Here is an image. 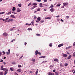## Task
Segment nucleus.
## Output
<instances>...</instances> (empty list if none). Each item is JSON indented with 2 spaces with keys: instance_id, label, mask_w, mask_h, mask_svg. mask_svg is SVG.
<instances>
[{
  "instance_id": "60",
  "label": "nucleus",
  "mask_w": 75,
  "mask_h": 75,
  "mask_svg": "<svg viewBox=\"0 0 75 75\" xmlns=\"http://www.w3.org/2000/svg\"><path fill=\"white\" fill-rule=\"evenodd\" d=\"M2 55V54L1 53V52H0V56H1Z\"/></svg>"
},
{
  "instance_id": "21",
  "label": "nucleus",
  "mask_w": 75,
  "mask_h": 75,
  "mask_svg": "<svg viewBox=\"0 0 75 75\" xmlns=\"http://www.w3.org/2000/svg\"><path fill=\"white\" fill-rule=\"evenodd\" d=\"M39 5L40 7H42V3L40 4Z\"/></svg>"
},
{
  "instance_id": "29",
  "label": "nucleus",
  "mask_w": 75,
  "mask_h": 75,
  "mask_svg": "<svg viewBox=\"0 0 75 75\" xmlns=\"http://www.w3.org/2000/svg\"><path fill=\"white\" fill-rule=\"evenodd\" d=\"M51 43H50L49 44V46L50 47H51L52 46V45L51 44Z\"/></svg>"
},
{
  "instance_id": "59",
  "label": "nucleus",
  "mask_w": 75,
  "mask_h": 75,
  "mask_svg": "<svg viewBox=\"0 0 75 75\" xmlns=\"http://www.w3.org/2000/svg\"><path fill=\"white\" fill-rule=\"evenodd\" d=\"M31 23H32V24L33 23H34V20L32 21L31 22Z\"/></svg>"
},
{
  "instance_id": "2",
  "label": "nucleus",
  "mask_w": 75,
  "mask_h": 75,
  "mask_svg": "<svg viewBox=\"0 0 75 75\" xmlns=\"http://www.w3.org/2000/svg\"><path fill=\"white\" fill-rule=\"evenodd\" d=\"M8 52H6L7 55H9L10 54V49H8Z\"/></svg>"
},
{
  "instance_id": "5",
  "label": "nucleus",
  "mask_w": 75,
  "mask_h": 75,
  "mask_svg": "<svg viewBox=\"0 0 75 75\" xmlns=\"http://www.w3.org/2000/svg\"><path fill=\"white\" fill-rule=\"evenodd\" d=\"M63 45H64V44L62 43L58 45V47H62V46H63Z\"/></svg>"
},
{
  "instance_id": "46",
  "label": "nucleus",
  "mask_w": 75,
  "mask_h": 75,
  "mask_svg": "<svg viewBox=\"0 0 75 75\" xmlns=\"http://www.w3.org/2000/svg\"><path fill=\"white\" fill-rule=\"evenodd\" d=\"M68 63H65L64 64V65L66 67H67V66H68Z\"/></svg>"
},
{
  "instance_id": "13",
  "label": "nucleus",
  "mask_w": 75,
  "mask_h": 75,
  "mask_svg": "<svg viewBox=\"0 0 75 75\" xmlns=\"http://www.w3.org/2000/svg\"><path fill=\"white\" fill-rule=\"evenodd\" d=\"M10 16L11 17L13 18H16V17L13 15H11Z\"/></svg>"
},
{
  "instance_id": "4",
  "label": "nucleus",
  "mask_w": 75,
  "mask_h": 75,
  "mask_svg": "<svg viewBox=\"0 0 75 75\" xmlns=\"http://www.w3.org/2000/svg\"><path fill=\"white\" fill-rule=\"evenodd\" d=\"M3 36H7L8 34L6 33L5 32L3 34Z\"/></svg>"
},
{
  "instance_id": "32",
  "label": "nucleus",
  "mask_w": 75,
  "mask_h": 75,
  "mask_svg": "<svg viewBox=\"0 0 75 75\" xmlns=\"http://www.w3.org/2000/svg\"><path fill=\"white\" fill-rule=\"evenodd\" d=\"M21 5H22L21 4H19L18 5V6H19V7H21Z\"/></svg>"
},
{
  "instance_id": "3",
  "label": "nucleus",
  "mask_w": 75,
  "mask_h": 75,
  "mask_svg": "<svg viewBox=\"0 0 75 75\" xmlns=\"http://www.w3.org/2000/svg\"><path fill=\"white\" fill-rule=\"evenodd\" d=\"M15 28H16V27H13L12 28H11V29L10 30V31H13L14 30H16V29H15Z\"/></svg>"
},
{
  "instance_id": "34",
  "label": "nucleus",
  "mask_w": 75,
  "mask_h": 75,
  "mask_svg": "<svg viewBox=\"0 0 75 75\" xmlns=\"http://www.w3.org/2000/svg\"><path fill=\"white\" fill-rule=\"evenodd\" d=\"M5 12H0V14L1 15V14H4L5 13Z\"/></svg>"
},
{
  "instance_id": "17",
  "label": "nucleus",
  "mask_w": 75,
  "mask_h": 75,
  "mask_svg": "<svg viewBox=\"0 0 75 75\" xmlns=\"http://www.w3.org/2000/svg\"><path fill=\"white\" fill-rule=\"evenodd\" d=\"M72 57V55H70L68 57V58H67V59H69L71 58V57Z\"/></svg>"
},
{
  "instance_id": "10",
  "label": "nucleus",
  "mask_w": 75,
  "mask_h": 75,
  "mask_svg": "<svg viewBox=\"0 0 75 75\" xmlns=\"http://www.w3.org/2000/svg\"><path fill=\"white\" fill-rule=\"evenodd\" d=\"M63 4L64 6H67V5L68 4L67 3H63Z\"/></svg>"
},
{
  "instance_id": "62",
  "label": "nucleus",
  "mask_w": 75,
  "mask_h": 75,
  "mask_svg": "<svg viewBox=\"0 0 75 75\" xmlns=\"http://www.w3.org/2000/svg\"><path fill=\"white\" fill-rule=\"evenodd\" d=\"M30 73H31V74H32V73H33V71H30Z\"/></svg>"
},
{
  "instance_id": "33",
  "label": "nucleus",
  "mask_w": 75,
  "mask_h": 75,
  "mask_svg": "<svg viewBox=\"0 0 75 75\" xmlns=\"http://www.w3.org/2000/svg\"><path fill=\"white\" fill-rule=\"evenodd\" d=\"M4 73L3 72H0V75H3Z\"/></svg>"
},
{
  "instance_id": "9",
  "label": "nucleus",
  "mask_w": 75,
  "mask_h": 75,
  "mask_svg": "<svg viewBox=\"0 0 75 75\" xmlns=\"http://www.w3.org/2000/svg\"><path fill=\"white\" fill-rule=\"evenodd\" d=\"M50 11H51V12L53 13V12L54 11V8H51L50 9Z\"/></svg>"
},
{
  "instance_id": "28",
  "label": "nucleus",
  "mask_w": 75,
  "mask_h": 75,
  "mask_svg": "<svg viewBox=\"0 0 75 75\" xmlns=\"http://www.w3.org/2000/svg\"><path fill=\"white\" fill-rule=\"evenodd\" d=\"M50 69L53 68V66H52V65H51L50 66Z\"/></svg>"
},
{
  "instance_id": "43",
  "label": "nucleus",
  "mask_w": 75,
  "mask_h": 75,
  "mask_svg": "<svg viewBox=\"0 0 75 75\" xmlns=\"http://www.w3.org/2000/svg\"><path fill=\"white\" fill-rule=\"evenodd\" d=\"M18 68H21V65H18Z\"/></svg>"
},
{
  "instance_id": "14",
  "label": "nucleus",
  "mask_w": 75,
  "mask_h": 75,
  "mask_svg": "<svg viewBox=\"0 0 75 75\" xmlns=\"http://www.w3.org/2000/svg\"><path fill=\"white\" fill-rule=\"evenodd\" d=\"M10 70L12 71H14V68L13 67H11Z\"/></svg>"
},
{
  "instance_id": "47",
  "label": "nucleus",
  "mask_w": 75,
  "mask_h": 75,
  "mask_svg": "<svg viewBox=\"0 0 75 75\" xmlns=\"http://www.w3.org/2000/svg\"><path fill=\"white\" fill-rule=\"evenodd\" d=\"M73 57H75V52H74L73 54Z\"/></svg>"
},
{
  "instance_id": "51",
  "label": "nucleus",
  "mask_w": 75,
  "mask_h": 75,
  "mask_svg": "<svg viewBox=\"0 0 75 75\" xmlns=\"http://www.w3.org/2000/svg\"><path fill=\"white\" fill-rule=\"evenodd\" d=\"M7 22L8 23H9V22H10V19L8 20L7 21Z\"/></svg>"
},
{
  "instance_id": "31",
  "label": "nucleus",
  "mask_w": 75,
  "mask_h": 75,
  "mask_svg": "<svg viewBox=\"0 0 75 75\" xmlns=\"http://www.w3.org/2000/svg\"><path fill=\"white\" fill-rule=\"evenodd\" d=\"M60 66L62 67H64V65L62 64V63H61L60 64Z\"/></svg>"
},
{
  "instance_id": "61",
  "label": "nucleus",
  "mask_w": 75,
  "mask_h": 75,
  "mask_svg": "<svg viewBox=\"0 0 75 75\" xmlns=\"http://www.w3.org/2000/svg\"><path fill=\"white\" fill-rule=\"evenodd\" d=\"M47 0H44V2L45 3V2H47Z\"/></svg>"
},
{
  "instance_id": "56",
  "label": "nucleus",
  "mask_w": 75,
  "mask_h": 75,
  "mask_svg": "<svg viewBox=\"0 0 75 75\" xmlns=\"http://www.w3.org/2000/svg\"><path fill=\"white\" fill-rule=\"evenodd\" d=\"M37 1H38V2H40V1H41L40 0H37Z\"/></svg>"
},
{
  "instance_id": "6",
  "label": "nucleus",
  "mask_w": 75,
  "mask_h": 75,
  "mask_svg": "<svg viewBox=\"0 0 75 75\" xmlns=\"http://www.w3.org/2000/svg\"><path fill=\"white\" fill-rule=\"evenodd\" d=\"M21 11V10L20 9V8H17V11L18 13V12H20Z\"/></svg>"
},
{
  "instance_id": "57",
  "label": "nucleus",
  "mask_w": 75,
  "mask_h": 75,
  "mask_svg": "<svg viewBox=\"0 0 75 75\" xmlns=\"http://www.w3.org/2000/svg\"><path fill=\"white\" fill-rule=\"evenodd\" d=\"M8 18H6V19L5 20H6V21H7V20H8Z\"/></svg>"
},
{
  "instance_id": "42",
  "label": "nucleus",
  "mask_w": 75,
  "mask_h": 75,
  "mask_svg": "<svg viewBox=\"0 0 75 75\" xmlns=\"http://www.w3.org/2000/svg\"><path fill=\"white\" fill-rule=\"evenodd\" d=\"M44 20H42L40 21L41 23H44Z\"/></svg>"
},
{
  "instance_id": "44",
  "label": "nucleus",
  "mask_w": 75,
  "mask_h": 75,
  "mask_svg": "<svg viewBox=\"0 0 75 75\" xmlns=\"http://www.w3.org/2000/svg\"><path fill=\"white\" fill-rule=\"evenodd\" d=\"M12 64L13 65H15V64H16V62H13L12 63Z\"/></svg>"
},
{
  "instance_id": "48",
  "label": "nucleus",
  "mask_w": 75,
  "mask_h": 75,
  "mask_svg": "<svg viewBox=\"0 0 75 75\" xmlns=\"http://www.w3.org/2000/svg\"><path fill=\"white\" fill-rule=\"evenodd\" d=\"M38 71H36L35 72V75H37L38 74Z\"/></svg>"
},
{
  "instance_id": "38",
  "label": "nucleus",
  "mask_w": 75,
  "mask_h": 75,
  "mask_svg": "<svg viewBox=\"0 0 75 75\" xmlns=\"http://www.w3.org/2000/svg\"><path fill=\"white\" fill-rule=\"evenodd\" d=\"M44 7H46V6H47L48 5L47 4H44Z\"/></svg>"
},
{
  "instance_id": "24",
  "label": "nucleus",
  "mask_w": 75,
  "mask_h": 75,
  "mask_svg": "<svg viewBox=\"0 0 75 75\" xmlns=\"http://www.w3.org/2000/svg\"><path fill=\"white\" fill-rule=\"evenodd\" d=\"M28 31H30L31 30H32V29L31 28H29L28 29Z\"/></svg>"
},
{
  "instance_id": "37",
  "label": "nucleus",
  "mask_w": 75,
  "mask_h": 75,
  "mask_svg": "<svg viewBox=\"0 0 75 75\" xmlns=\"http://www.w3.org/2000/svg\"><path fill=\"white\" fill-rule=\"evenodd\" d=\"M37 52L38 53V54H39V55H41V54L40 52H38V50H37Z\"/></svg>"
},
{
  "instance_id": "12",
  "label": "nucleus",
  "mask_w": 75,
  "mask_h": 75,
  "mask_svg": "<svg viewBox=\"0 0 75 75\" xmlns=\"http://www.w3.org/2000/svg\"><path fill=\"white\" fill-rule=\"evenodd\" d=\"M37 20L38 21H40V20H41V18L40 17H38L37 18Z\"/></svg>"
},
{
  "instance_id": "8",
  "label": "nucleus",
  "mask_w": 75,
  "mask_h": 75,
  "mask_svg": "<svg viewBox=\"0 0 75 75\" xmlns=\"http://www.w3.org/2000/svg\"><path fill=\"white\" fill-rule=\"evenodd\" d=\"M47 74L48 75H54V74H52L51 72L48 73Z\"/></svg>"
},
{
  "instance_id": "22",
  "label": "nucleus",
  "mask_w": 75,
  "mask_h": 75,
  "mask_svg": "<svg viewBox=\"0 0 75 75\" xmlns=\"http://www.w3.org/2000/svg\"><path fill=\"white\" fill-rule=\"evenodd\" d=\"M11 12L10 11L8 13H6V14H7V15H9V14H11Z\"/></svg>"
},
{
  "instance_id": "19",
  "label": "nucleus",
  "mask_w": 75,
  "mask_h": 75,
  "mask_svg": "<svg viewBox=\"0 0 75 75\" xmlns=\"http://www.w3.org/2000/svg\"><path fill=\"white\" fill-rule=\"evenodd\" d=\"M58 73H59V72H57L56 71L55 72V75H59V74H58Z\"/></svg>"
},
{
  "instance_id": "16",
  "label": "nucleus",
  "mask_w": 75,
  "mask_h": 75,
  "mask_svg": "<svg viewBox=\"0 0 75 75\" xmlns=\"http://www.w3.org/2000/svg\"><path fill=\"white\" fill-rule=\"evenodd\" d=\"M17 71H18V72H21V69H18L17 70Z\"/></svg>"
},
{
  "instance_id": "52",
  "label": "nucleus",
  "mask_w": 75,
  "mask_h": 75,
  "mask_svg": "<svg viewBox=\"0 0 75 75\" xmlns=\"http://www.w3.org/2000/svg\"><path fill=\"white\" fill-rule=\"evenodd\" d=\"M13 41H15V39H13L11 40V42H13Z\"/></svg>"
},
{
  "instance_id": "54",
  "label": "nucleus",
  "mask_w": 75,
  "mask_h": 75,
  "mask_svg": "<svg viewBox=\"0 0 75 75\" xmlns=\"http://www.w3.org/2000/svg\"><path fill=\"white\" fill-rule=\"evenodd\" d=\"M31 3H29V4L28 5V6H29V7L30 6V5H31Z\"/></svg>"
},
{
  "instance_id": "1",
  "label": "nucleus",
  "mask_w": 75,
  "mask_h": 75,
  "mask_svg": "<svg viewBox=\"0 0 75 75\" xmlns=\"http://www.w3.org/2000/svg\"><path fill=\"white\" fill-rule=\"evenodd\" d=\"M3 67L4 66L3 65H2L1 66V71H8V69H6L5 68H3Z\"/></svg>"
},
{
  "instance_id": "15",
  "label": "nucleus",
  "mask_w": 75,
  "mask_h": 75,
  "mask_svg": "<svg viewBox=\"0 0 75 75\" xmlns=\"http://www.w3.org/2000/svg\"><path fill=\"white\" fill-rule=\"evenodd\" d=\"M46 56H41L39 57V58H45Z\"/></svg>"
},
{
  "instance_id": "41",
  "label": "nucleus",
  "mask_w": 75,
  "mask_h": 75,
  "mask_svg": "<svg viewBox=\"0 0 75 75\" xmlns=\"http://www.w3.org/2000/svg\"><path fill=\"white\" fill-rule=\"evenodd\" d=\"M45 19H50V20H51V18L50 17H47L46 18H45Z\"/></svg>"
},
{
  "instance_id": "58",
  "label": "nucleus",
  "mask_w": 75,
  "mask_h": 75,
  "mask_svg": "<svg viewBox=\"0 0 75 75\" xmlns=\"http://www.w3.org/2000/svg\"><path fill=\"white\" fill-rule=\"evenodd\" d=\"M66 18H69V16H66Z\"/></svg>"
},
{
  "instance_id": "26",
  "label": "nucleus",
  "mask_w": 75,
  "mask_h": 75,
  "mask_svg": "<svg viewBox=\"0 0 75 75\" xmlns=\"http://www.w3.org/2000/svg\"><path fill=\"white\" fill-rule=\"evenodd\" d=\"M54 7V6L52 4H51L50 7V8H52Z\"/></svg>"
},
{
  "instance_id": "11",
  "label": "nucleus",
  "mask_w": 75,
  "mask_h": 75,
  "mask_svg": "<svg viewBox=\"0 0 75 75\" xmlns=\"http://www.w3.org/2000/svg\"><path fill=\"white\" fill-rule=\"evenodd\" d=\"M54 61H55V62H59V61H58V59H54Z\"/></svg>"
},
{
  "instance_id": "20",
  "label": "nucleus",
  "mask_w": 75,
  "mask_h": 75,
  "mask_svg": "<svg viewBox=\"0 0 75 75\" xmlns=\"http://www.w3.org/2000/svg\"><path fill=\"white\" fill-rule=\"evenodd\" d=\"M15 10H16V8L14 7H13L12 11H15Z\"/></svg>"
},
{
  "instance_id": "45",
  "label": "nucleus",
  "mask_w": 75,
  "mask_h": 75,
  "mask_svg": "<svg viewBox=\"0 0 75 75\" xmlns=\"http://www.w3.org/2000/svg\"><path fill=\"white\" fill-rule=\"evenodd\" d=\"M35 55H37V54H38L37 53V50L35 52Z\"/></svg>"
},
{
  "instance_id": "50",
  "label": "nucleus",
  "mask_w": 75,
  "mask_h": 75,
  "mask_svg": "<svg viewBox=\"0 0 75 75\" xmlns=\"http://www.w3.org/2000/svg\"><path fill=\"white\" fill-rule=\"evenodd\" d=\"M33 8H34L35 7H37V6L36 5H35L33 6Z\"/></svg>"
},
{
  "instance_id": "39",
  "label": "nucleus",
  "mask_w": 75,
  "mask_h": 75,
  "mask_svg": "<svg viewBox=\"0 0 75 75\" xmlns=\"http://www.w3.org/2000/svg\"><path fill=\"white\" fill-rule=\"evenodd\" d=\"M2 53H3V55H5L6 54V52L4 51H3Z\"/></svg>"
},
{
  "instance_id": "36",
  "label": "nucleus",
  "mask_w": 75,
  "mask_h": 75,
  "mask_svg": "<svg viewBox=\"0 0 75 75\" xmlns=\"http://www.w3.org/2000/svg\"><path fill=\"white\" fill-rule=\"evenodd\" d=\"M23 57V54H22V56H21V57L19 58V59H21Z\"/></svg>"
},
{
  "instance_id": "25",
  "label": "nucleus",
  "mask_w": 75,
  "mask_h": 75,
  "mask_svg": "<svg viewBox=\"0 0 75 75\" xmlns=\"http://www.w3.org/2000/svg\"><path fill=\"white\" fill-rule=\"evenodd\" d=\"M47 61H43L42 62V64H44V63H46V62H47Z\"/></svg>"
},
{
  "instance_id": "23",
  "label": "nucleus",
  "mask_w": 75,
  "mask_h": 75,
  "mask_svg": "<svg viewBox=\"0 0 75 75\" xmlns=\"http://www.w3.org/2000/svg\"><path fill=\"white\" fill-rule=\"evenodd\" d=\"M31 60H32V61H33V62H35V59H32Z\"/></svg>"
},
{
  "instance_id": "49",
  "label": "nucleus",
  "mask_w": 75,
  "mask_h": 75,
  "mask_svg": "<svg viewBox=\"0 0 75 75\" xmlns=\"http://www.w3.org/2000/svg\"><path fill=\"white\" fill-rule=\"evenodd\" d=\"M36 35L37 36H40L41 35H40V34H37Z\"/></svg>"
},
{
  "instance_id": "18",
  "label": "nucleus",
  "mask_w": 75,
  "mask_h": 75,
  "mask_svg": "<svg viewBox=\"0 0 75 75\" xmlns=\"http://www.w3.org/2000/svg\"><path fill=\"white\" fill-rule=\"evenodd\" d=\"M60 5H61V4H57V7H59L60 6Z\"/></svg>"
},
{
  "instance_id": "7",
  "label": "nucleus",
  "mask_w": 75,
  "mask_h": 75,
  "mask_svg": "<svg viewBox=\"0 0 75 75\" xmlns=\"http://www.w3.org/2000/svg\"><path fill=\"white\" fill-rule=\"evenodd\" d=\"M63 57L64 58L67 57V54H64L63 55Z\"/></svg>"
},
{
  "instance_id": "30",
  "label": "nucleus",
  "mask_w": 75,
  "mask_h": 75,
  "mask_svg": "<svg viewBox=\"0 0 75 75\" xmlns=\"http://www.w3.org/2000/svg\"><path fill=\"white\" fill-rule=\"evenodd\" d=\"M8 72V71H6L4 73V75H6V74H7V73Z\"/></svg>"
},
{
  "instance_id": "40",
  "label": "nucleus",
  "mask_w": 75,
  "mask_h": 75,
  "mask_svg": "<svg viewBox=\"0 0 75 75\" xmlns=\"http://www.w3.org/2000/svg\"><path fill=\"white\" fill-rule=\"evenodd\" d=\"M40 11V8H38L37 9V11Z\"/></svg>"
},
{
  "instance_id": "64",
  "label": "nucleus",
  "mask_w": 75,
  "mask_h": 75,
  "mask_svg": "<svg viewBox=\"0 0 75 75\" xmlns=\"http://www.w3.org/2000/svg\"><path fill=\"white\" fill-rule=\"evenodd\" d=\"M15 75H18V74H17V73H16V72L15 73Z\"/></svg>"
},
{
  "instance_id": "55",
  "label": "nucleus",
  "mask_w": 75,
  "mask_h": 75,
  "mask_svg": "<svg viewBox=\"0 0 75 75\" xmlns=\"http://www.w3.org/2000/svg\"><path fill=\"white\" fill-rule=\"evenodd\" d=\"M60 21H62V22H64V20H62V19H61Z\"/></svg>"
},
{
  "instance_id": "27",
  "label": "nucleus",
  "mask_w": 75,
  "mask_h": 75,
  "mask_svg": "<svg viewBox=\"0 0 75 75\" xmlns=\"http://www.w3.org/2000/svg\"><path fill=\"white\" fill-rule=\"evenodd\" d=\"M32 24L31 23L28 24L26 23L25 25H31Z\"/></svg>"
},
{
  "instance_id": "53",
  "label": "nucleus",
  "mask_w": 75,
  "mask_h": 75,
  "mask_svg": "<svg viewBox=\"0 0 75 75\" xmlns=\"http://www.w3.org/2000/svg\"><path fill=\"white\" fill-rule=\"evenodd\" d=\"M10 20V21H13V19H9Z\"/></svg>"
},
{
  "instance_id": "63",
  "label": "nucleus",
  "mask_w": 75,
  "mask_h": 75,
  "mask_svg": "<svg viewBox=\"0 0 75 75\" xmlns=\"http://www.w3.org/2000/svg\"><path fill=\"white\" fill-rule=\"evenodd\" d=\"M73 45L74 46H75V42H74V44H73Z\"/></svg>"
},
{
  "instance_id": "35",
  "label": "nucleus",
  "mask_w": 75,
  "mask_h": 75,
  "mask_svg": "<svg viewBox=\"0 0 75 75\" xmlns=\"http://www.w3.org/2000/svg\"><path fill=\"white\" fill-rule=\"evenodd\" d=\"M33 6H34V5H35V6H37V4L35 3H34L33 4Z\"/></svg>"
}]
</instances>
